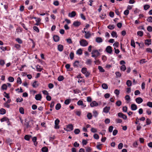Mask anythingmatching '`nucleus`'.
<instances>
[{
  "mask_svg": "<svg viewBox=\"0 0 152 152\" xmlns=\"http://www.w3.org/2000/svg\"><path fill=\"white\" fill-rule=\"evenodd\" d=\"M82 73L85 75L86 77H88L90 75L89 72L87 71V69L85 67H83L81 70Z\"/></svg>",
  "mask_w": 152,
  "mask_h": 152,
  "instance_id": "obj_1",
  "label": "nucleus"
},
{
  "mask_svg": "<svg viewBox=\"0 0 152 152\" xmlns=\"http://www.w3.org/2000/svg\"><path fill=\"white\" fill-rule=\"evenodd\" d=\"M91 54H92V56L96 57L99 55L100 53L97 50H94L92 51Z\"/></svg>",
  "mask_w": 152,
  "mask_h": 152,
  "instance_id": "obj_2",
  "label": "nucleus"
},
{
  "mask_svg": "<svg viewBox=\"0 0 152 152\" xmlns=\"http://www.w3.org/2000/svg\"><path fill=\"white\" fill-rule=\"evenodd\" d=\"M80 45L83 47L86 46L88 44V43L87 41L86 40L84 39L81 40L80 41Z\"/></svg>",
  "mask_w": 152,
  "mask_h": 152,
  "instance_id": "obj_3",
  "label": "nucleus"
},
{
  "mask_svg": "<svg viewBox=\"0 0 152 152\" xmlns=\"http://www.w3.org/2000/svg\"><path fill=\"white\" fill-rule=\"evenodd\" d=\"M67 127L69 129L68 130H67V131H72L73 129V126L72 124H69L67 126Z\"/></svg>",
  "mask_w": 152,
  "mask_h": 152,
  "instance_id": "obj_4",
  "label": "nucleus"
},
{
  "mask_svg": "<svg viewBox=\"0 0 152 152\" xmlns=\"http://www.w3.org/2000/svg\"><path fill=\"white\" fill-rule=\"evenodd\" d=\"M106 50L107 53L111 54L112 52V47L110 46H108L107 47Z\"/></svg>",
  "mask_w": 152,
  "mask_h": 152,
  "instance_id": "obj_5",
  "label": "nucleus"
},
{
  "mask_svg": "<svg viewBox=\"0 0 152 152\" xmlns=\"http://www.w3.org/2000/svg\"><path fill=\"white\" fill-rule=\"evenodd\" d=\"M32 120L30 121H28V118L26 119H25V123L24 124L26 126V128H28L29 127H30V125H29V122L30 121H32Z\"/></svg>",
  "mask_w": 152,
  "mask_h": 152,
  "instance_id": "obj_6",
  "label": "nucleus"
},
{
  "mask_svg": "<svg viewBox=\"0 0 152 152\" xmlns=\"http://www.w3.org/2000/svg\"><path fill=\"white\" fill-rule=\"evenodd\" d=\"M136 102L138 104H140L143 101L141 97H137L135 99Z\"/></svg>",
  "mask_w": 152,
  "mask_h": 152,
  "instance_id": "obj_7",
  "label": "nucleus"
},
{
  "mask_svg": "<svg viewBox=\"0 0 152 152\" xmlns=\"http://www.w3.org/2000/svg\"><path fill=\"white\" fill-rule=\"evenodd\" d=\"M76 15V12L73 11L71 13H69L68 14V16L70 17H73Z\"/></svg>",
  "mask_w": 152,
  "mask_h": 152,
  "instance_id": "obj_8",
  "label": "nucleus"
},
{
  "mask_svg": "<svg viewBox=\"0 0 152 152\" xmlns=\"http://www.w3.org/2000/svg\"><path fill=\"white\" fill-rule=\"evenodd\" d=\"M42 98V96L40 94H37L35 95V99L37 100H40Z\"/></svg>",
  "mask_w": 152,
  "mask_h": 152,
  "instance_id": "obj_9",
  "label": "nucleus"
},
{
  "mask_svg": "<svg viewBox=\"0 0 152 152\" xmlns=\"http://www.w3.org/2000/svg\"><path fill=\"white\" fill-rule=\"evenodd\" d=\"M131 109L132 110H135L137 109V106L135 104H132L131 105Z\"/></svg>",
  "mask_w": 152,
  "mask_h": 152,
  "instance_id": "obj_10",
  "label": "nucleus"
},
{
  "mask_svg": "<svg viewBox=\"0 0 152 152\" xmlns=\"http://www.w3.org/2000/svg\"><path fill=\"white\" fill-rule=\"evenodd\" d=\"M91 36V34L89 32H87L86 31H85V37L86 39L89 38Z\"/></svg>",
  "mask_w": 152,
  "mask_h": 152,
  "instance_id": "obj_11",
  "label": "nucleus"
},
{
  "mask_svg": "<svg viewBox=\"0 0 152 152\" xmlns=\"http://www.w3.org/2000/svg\"><path fill=\"white\" fill-rule=\"evenodd\" d=\"M90 105L91 107L96 106L98 105V103L94 101L91 103Z\"/></svg>",
  "mask_w": 152,
  "mask_h": 152,
  "instance_id": "obj_12",
  "label": "nucleus"
},
{
  "mask_svg": "<svg viewBox=\"0 0 152 152\" xmlns=\"http://www.w3.org/2000/svg\"><path fill=\"white\" fill-rule=\"evenodd\" d=\"M96 41L97 43H101L103 41L102 39L100 37H96Z\"/></svg>",
  "mask_w": 152,
  "mask_h": 152,
  "instance_id": "obj_13",
  "label": "nucleus"
},
{
  "mask_svg": "<svg viewBox=\"0 0 152 152\" xmlns=\"http://www.w3.org/2000/svg\"><path fill=\"white\" fill-rule=\"evenodd\" d=\"M110 107H105L103 109V112L106 113H107L109 112L110 110Z\"/></svg>",
  "mask_w": 152,
  "mask_h": 152,
  "instance_id": "obj_14",
  "label": "nucleus"
},
{
  "mask_svg": "<svg viewBox=\"0 0 152 152\" xmlns=\"http://www.w3.org/2000/svg\"><path fill=\"white\" fill-rule=\"evenodd\" d=\"M53 39L55 42H57L59 41V37L57 35H55L53 37Z\"/></svg>",
  "mask_w": 152,
  "mask_h": 152,
  "instance_id": "obj_15",
  "label": "nucleus"
},
{
  "mask_svg": "<svg viewBox=\"0 0 152 152\" xmlns=\"http://www.w3.org/2000/svg\"><path fill=\"white\" fill-rule=\"evenodd\" d=\"M81 24V23L79 21L75 22L73 23V25L76 27H77L79 26Z\"/></svg>",
  "mask_w": 152,
  "mask_h": 152,
  "instance_id": "obj_16",
  "label": "nucleus"
},
{
  "mask_svg": "<svg viewBox=\"0 0 152 152\" xmlns=\"http://www.w3.org/2000/svg\"><path fill=\"white\" fill-rule=\"evenodd\" d=\"M58 49L60 51H62L63 49V46L62 45H58Z\"/></svg>",
  "mask_w": 152,
  "mask_h": 152,
  "instance_id": "obj_17",
  "label": "nucleus"
},
{
  "mask_svg": "<svg viewBox=\"0 0 152 152\" xmlns=\"http://www.w3.org/2000/svg\"><path fill=\"white\" fill-rule=\"evenodd\" d=\"M145 45H149L151 44V39H146L145 41Z\"/></svg>",
  "mask_w": 152,
  "mask_h": 152,
  "instance_id": "obj_18",
  "label": "nucleus"
},
{
  "mask_svg": "<svg viewBox=\"0 0 152 152\" xmlns=\"http://www.w3.org/2000/svg\"><path fill=\"white\" fill-rule=\"evenodd\" d=\"M132 81L130 80H128L127 81L126 84L128 87H130L132 86Z\"/></svg>",
  "mask_w": 152,
  "mask_h": 152,
  "instance_id": "obj_19",
  "label": "nucleus"
},
{
  "mask_svg": "<svg viewBox=\"0 0 152 152\" xmlns=\"http://www.w3.org/2000/svg\"><path fill=\"white\" fill-rule=\"evenodd\" d=\"M6 113V110L3 109L1 108L0 110V114L2 115H3Z\"/></svg>",
  "mask_w": 152,
  "mask_h": 152,
  "instance_id": "obj_20",
  "label": "nucleus"
},
{
  "mask_svg": "<svg viewBox=\"0 0 152 152\" xmlns=\"http://www.w3.org/2000/svg\"><path fill=\"white\" fill-rule=\"evenodd\" d=\"M74 66H80L79 64V62L78 61H76L74 63Z\"/></svg>",
  "mask_w": 152,
  "mask_h": 152,
  "instance_id": "obj_21",
  "label": "nucleus"
},
{
  "mask_svg": "<svg viewBox=\"0 0 152 152\" xmlns=\"http://www.w3.org/2000/svg\"><path fill=\"white\" fill-rule=\"evenodd\" d=\"M102 87L104 89H107L108 88V86L106 84L103 83L102 85Z\"/></svg>",
  "mask_w": 152,
  "mask_h": 152,
  "instance_id": "obj_22",
  "label": "nucleus"
},
{
  "mask_svg": "<svg viewBox=\"0 0 152 152\" xmlns=\"http://www.w3.org/2000/svg\"><path fill=\"white\" fill-rule=\"evenodd\" d=\"M111 34L112 36L113 37H115L116 38L118 36L116 33L114 31H113L111 33Z\"/></svg>",
  "mask_w": 152,
  "mask_h": 152,
  "instance_id": "obj_23",
  "label": "nucleus"
},
{
  "mask_svg": "<svg viewBox=\"0 0 152 152\" xmlns=\"http://www.w3.org/2000/svg\"><path fill=\"white\" fill-rule=\"evenodd\" d=\"M7 86L6 84H3L1 86V89L2 90H6L7 89Z\"/></svg>",
  "mask_w": 152,
  "mask_h": 152,
  "instance_id": "obj_24",
  "label": "nucleus"
},
{
  "mask_svg": "<svg viewBox=\"0 0 152 152\" xmlns=\"http://www.w3.org/2000/svg\"><path fill=\"white\" fill-rule=\"evenodd\" d=\"M61 107V105L60 103L57 104L56 106V110H59Z\"/></svg>",
  "mask_w": 152,
  "mask_h": 152,
  "instance_id": "obj_25",
  "label": "nucleus"
},
{
  "mask_svg": "<svg viewBox=\"0 0 152 152\" xmlns=\"http://www.w3.org/2000/svg\"><path fill=\"white\" fill-rule=\"evenodd\" d=\"M64 79L63 76L61 75L59 76L58 78V80L60 81H62Z\"/></svg>",
  "mask_w": 152,
  "mask_h": 152,
  "instance_id": "obj_26",
  "label": "nucleus"
},
{
  "mask_svg": "<svg viewBox=\"0 0 152 152\" xmlns=\"http://www.w3.org/2000/svg\"><path fill=\"white\" fill-rule=\"evenodd\" d=\"M107 28L110 29H113L114 28L115 26L113 25H110L107 26Z\"/></svg>",
  "mask_w": 152,
  "mask_h": 152,
  "instance_id": "obj_27",
  "label": "nucleus"
},
{
  "mask_svg": "<svg viewBox=\"0 0 152 152\" xmlns=\"http://www.w3.org/2000/svg\"><path fill=\"white\" fill-rule=\"evenodd\" d=\"M19 112L20 113L22 114H24V110L23 108L22 107H21L19 109Z\"/></svg>",
  "mask_w": 152,
  "mask_h": 152,
  "instance_id": "obj_28",
  "label": "nucleus"
},
{
  "mask_svg": "<svg viewBox=\"0 0 152 152\" xmlns=\"http://www.w3.org/2000/svg\"><path fill=\"white\" fill-rule=\"evenodd\" d=\"M41 150L43 152H47L48 151V148L46 147H44L42 148Z\"/></svg>",
  "mask_w": 152,
  "mask_h": 152,
  "instance_id": "obj_29",
  "label": "nucleus"
},
{
  "mask_svg": "<svg viewBox=\"0 0 152 152\" xmlns=\"http://www.w3.org/2000/svg\"><path fill=\"white\" fill-rule=\"evenodd\" d=\"M131 45L133 46V47L135 48V42L134 40L133 39L131 40Z\"/></svg>",
  "mask_w": 152,
  "mask_h": 152,
  "instance_id": "obj_30",
  "label": "nucleus"
},
{
  "mask_svg": "<svg viewBox=\"0 0 152 152\" xmlns=\"http://www.w3.org/2000/svg\"><path fill=\"white\" fill-rule=\"evenodd\" d=\"M77 53L80 55L82 53V50L81 49H79L77 51Z\"/></svg>",
  "mask_w": 152,
  "mask_h": 152,
  "instance_id": "obj_31",
  "label": "nucleus"
},
{
  "mask_svg": "<svg viewBox=\"0 0 152 152\" xmlns=\"http://www.w3.org/2000/svg\"><path fill=\"white\" fill-rule=\"evenodd\" d=\"M115 74L116 75V77L117 78L120 77L121 76V73L118 72H116Z\"/></svg>",
  "mask_w": 152,
  "mask_h": 152,
  "instance_id": "obj_32",
  "label": "nucleus"
},
{
  "mask_svg": "<svg viewBox=\"0 0 152 152\" xmlns=\"http://www.w3.org/2000/svg\"><path fill=\"white\" fill-rule=\"evenodd\" d=\"M147 20L149 22L152 23V16L148 17L147 18Z\"/></svg>",
  "mask_w": 152,
  "mask_h": 152,
  "instance_id": "obj_33",
  "label": "nucleus"
},
{
  "mask_svg": "<svg viewBox=\"0 0 152 152\" xmlns=\"http://www.w3.org/2000/svg\"><path fill=\"white\" fill-rule=\"evenodd\" d=\"M150 5L148 4H146L144 6V8L145 10H147L150 8Z\"/></svg>",
  "mask_w": 152,
  "mask_h": 152,
  "instance_id": "obj_34",
  "label": "nucleus"
},
{
  "mask_svg": "<svg viewBox=\"0 0 152 152\" xmlns=\"http://www.w3.org/2000/svg\"><path fill=\"white\" fill-rule=\"evenodd\" d=\"M14 78L12 77H10L8 78V80L11 82H12L14 81Z\"/></svg>",
  "mask_w": 152,
  "mask_h": 152,
  "instance_id": "obj_35",
  "label": "nucleus"
},
{
  "mask_svg": "<svg viewBox=\"0 0 152 152\" xmlns=\"http://www.w3.org/2000/svg\"><path fill=\"white\" fill-rule=\"evenodd\" d=\"M91 148L89 147H86V152H91Z\"/></svg>",
  "mask_w": 152,
  "mask_h": 152,
  "instance_id": "obj_36",
  "label": "nucleus"
},
{
  "mask_svg": "<svg viewBox=\"0 0 152 152\" xmlns=\"http://www.w3.org/2000/svg\"><path fill=\"white\" fill-rule=\"evenodd\" d=\"M137 34L140 36L142 37L143 35V32L142 31H139L137 32Z\"/></svg>",
  "mask_w": 152,
  "mask_h": 152,
  "instance_id": "obj_37",
  "label": "nucleus"
},
{
  "mask_svg": "<svg viewBox=\"0 0 152 152\" xmlns=\"http://www.w3.org/2000/svg\"><path fill=\"white\" fill-rule=\"evenodd\" d=\"M31 137V136H29L28 135H26L24 137V139L26 140H29L30 137Z\"/></svg>",
  "mask_w": 152,
  "mask_h": 152,
  "instance_id": "obj_38",
  "label": "nucleus"
},
{
  "mask_svg": "<svg viewBox=\"0 0 152 152\" xmlns=\"http://www.w3.org/2000/svg\"><path fill=\"white\" fill-rule=\"evenodd\" d=\"M87 117L89 119H91L92 117L91 114V113H88L87 115Z\"/></svg>",
  "mask_w": 152,
  "mask_h": 152,
  "instance_id": "obj_39",
  "label": "nucleus"
},
{
  "mask_svg": "<svg viewBox=\"0 0 152 152\" xmlns=\"http://www.w3.org/2000/svg\"><path fill=\"white\" fill-rule=\"evenodd\" d=\"M37 81H35L32 84V86L34 88H36L38 86V85L36 83Z\"/></svg>",
  "mask_w": 152,
  "mask_h": 152,
  "instance_id": "obj_40",
  "label": "nucleus"
},
{
  "mask_svg": "<svg viewBox=\"0 0 152 152\" xmlns=\"http://www.w3.org/2000/svg\"><path fill=\"white\" fill-rule=\"evenodd\" d=\"M80 130L79 129H76L74 130V133L75 134H78L80 132Z\"/></svg>",
  "mask_w": 152,
  "mask_h": 152,
  "instance_id": "obj_41",
  "label": "nucleus"
},
{
  "mask_svg": "<svg viewBox=\"0 0 152 152\" xmlns=\"http://www.w3.org/2000/svg\"><path fill=\"white\" fill-rule=\"evenodd\" d=\"M113 126H111L109 127L108 130L109 132H111L113 131Z\"/></svg>",
  "mask_w": 152,
  "mask_h": 152,
  "instance_id": "obj_42",
  "label": "nucleus"
},
{
  "mask_svg": "<svg viewBox=\"0 0 152 152\" xmlns=\"http://www.w3.org/2000/svg\"><path fill=\"white\" fill-rule=\"evenodd\" d=\"M146 123L147 125H149L151 123V121L149 118L146 119Z\"/></svg>",
  "mask_w": 152,
  "mask_h": 152,
  "instance_id": "obj_43",
  "label": "nucleus"
},
{
  "mask_svg": "<svg viewBox=\"0 0 152 152\" xmlns=\"http://www.w3.org/2000/svg\"><path fill=\"white\" fill-rule=\"evenodd\" d=\"M147 105L148 107H152V102H149L147 103Z\"/></svg>",
  "mask_w": 152,
  "mask_h": 152,
  "instance_id": "obj_44",
  "label": "nucleus"
},
{
  "mask_svg": "<svg viewBox=\"0 0 152 152\" xmlns=\"http://www.w3.org/2000/svg\"><path fill=\"white\" fill-rule=\"evenodd\" d=\"M121 102L120 101H118L116 103V104L118 106H121Z\"/></svg>",
  "mask_w": 152,
  "mask_h": 152,
  "instance_id": "obj_45",
  "label": "nucleus"
},
{
  "mask_svg": "<svg viewBox=\"0 0 152 152\" xmlns=\"http://www.w3.org/2000/svg\"><path fill=\"white\" fill-rule=\"evenodd\" d=\"M123 146V144L122 143H120L118 146V148L119 149H121L122 148Z\"/></svg>",
  "mask_w": 152,
  "mask_h": 152,
  "instance_id": "obj_46",
  "label": "nucleus"
},
{
  "mask_svg": "<svg viewBox=\"0 0 152 152\" xmlns=\"http://www.w3.org/2000/svg\"><path fill=\"white\" fill-rule=\"evenodd\" d=\"M33 28L34 30L35 31H37V32H39V30L38 28L36 26H34L33 27Z\"/></svg>",
  "mask_w": 152,
  "mask_h": 152,
  "instance_id": "obj_47",
  "label": "nucleus"
},
{
  "mask_svg": "<svg viewBox=\"0 0 152 152\" xmlns=\"http://www.w3.org/2000/svg\"><path fill=\"white\" fill-rule=\"evenodd\" d=\"M70 58L71 59H72L74 57V54L73 52H71L69 55Z\"/></svg>",
  "mask_w": 152,
  "mask_h": 152,
  "instance_id": "obj_48",
  "label": "nucleus"
},
{
  "mask_svg": "<svg viewBox=\"0 0 152 152\" xmlns=\"http://www.w3.org/2000/svg\"><path fill=\"white\" fill-rule=\"evenodd\" d=\"M17 83L19 84H21L22 83V81L21 78L20 77H18L17 78Z\"/></svg>",
  "mask_w": 152,
  "mask_h": 152,
  "instance_id": "obj_49",
  "label": "nucleus"
},
{
  "mask_svg": "<svg viewBox=\"0 0 152 152\" xmlns=\"http://www.w3.org/2000/svg\"><path fill=\"white\" fill-rule=\"evenodd\" d=\"M70 102V100L69 99H66L64 102V104L66 105L68 104Z\"/></svg>",
  "mask_w": 152,
  "mask_h": 152,
  "instance_id": "obj_50",
  "label": "nucleus"
},
{
  "mask_svg": "<svg viewBox=\"0 0 152 152\" xmlns=\"http://www.w3.org/2000/svg\"><path fill=\"white\" fill-rule=\"evenodd\" d=\"M147 30L148 31L151 32L152 31V27L150 26H148Z\"/></svg>",
  "mask_w": 152,
  "mask_h": 152,
  "instance_id": "obj_51",
  "label": "nucleus"
},
{
  "mask_svg": "<svg viewBox=\"0 0 152 152\" xmlns=\"http://www.w3.org/2000/svg\"><path fill=\"white\" fill-rule=\"evenodd\" d=\"M53 4L55 6H58L59 4V3L58 1H56L53 2Z\"/></svg>",
  "mask_w": 152,
  "mask_h": 152,
  "instance_id": "obj_52",
  "label": "nucleus"
},
{
  "mask_svg": "<svg viewBox=\"0 0 152 152\" xmlns=\"http://www.w3.org/2000/svg\"><path fill=\"white\" fill-rule=\"evenodd\" d=\"M140 94V92L138 90H137L134 92V94L135 95H137Z\"/></svg>",
  "mask_w": 152,
  "mask_h": 152,
  "instance_id": "obj_53",
  "label": "nucleus"
},
{
  "mask_svg": "<svg viewBox=\"0 0 152 152\" xmlns=\"http://www.w3.org/2000/svg\"><path fill=\"white\" fill-rule=\"evenodd\" d=\"M94 138L96 139H99V136L97 134H95L94 135Z\"/></svg>",
  "mask_w": 152,
  "mask_h": 152,
  "instance_id": "obj_54",
  "label": "nucleus"
},
{
  "mask_svg": "<svg viewBox=\"0 0 152 152\" xmlns=\"http://www.w3.org/2000/svg\"><path fill=\"white\" fill-rule=\"evenodd\" d=\"M23 99L22 98H18L16 99V102H21L22 101H23Z\"/></svg>",
  "mask_w": 152,
  "mask_h": 152,
  "instance_id": "obj_55",
  "label": "nucleus"
},
{
  "mask_svg": "<svg viewBox=\"0 0 152 152\" xmlns=\"http://www.w3.org/2000/svg\"><path fill=\"white\" fill-rule=\"evenodd\" d=\"M5 64V62L4 60H0V65L1 66H3Z\"/></svg>",
  "mask_w": 152,
  "mask_h": 152,
  "instance_id": "obj_56",
  "label": "nucleus"
},
{
  "mask_svg": "<svg viewBox=\"0 0 152 152\" xmlns=\"http://www.w3.org/2000/svg\"><path fill=\"white\" fill-rule=\"evenodd\" d=\"M67 42L69 44H71L72 43V41L70 38L67 39H66Z\"/></svg>",
  "mask_w": 152,
  "mask_h": 152,
  "instance_id": "obj_57",
  "label": "nucleus"
},
{
  "mask_svg": "<svg viewBox=\"0 0 152 152\" xmlns=\"http://www.w3.org/2000/svg\"><path fill=\"white\" fill-rule=\"evenodd\" d=\"M116 122L117 123H121L122 122V120L121 119L119 118L116 119Z\"/></svg>",
  "mask_w": 152,
  "mask_h": 152,
  "instance_id": "obj_58",
  "label": "nucleus"
},
{
  "mask_svg": "<svg viewBox=\"0 0 152 152\" xmlns=\"http://www.w3.org/2000/svg\"><path fill=\"white\" fill-rule=\"evenodd\" d=\"M91 131L92 132L95 133L97 132V130L94 128H92L91 129Z\"/></svg>",
  "mask_w": 152,
  "mask_h": 152,
  "instance_id": "obj_59",
  "label": "nucleus"
},
{
  "mask_svg": "<svg viewBox=\"0 0 152 152\" xmlns=\"http://www.w3.org/2000/svg\"><path fill=\"white\" fill-rule=\"evenodd\" d=\"M125 99L127 101H129L130 100V98L129 95H126L125 96Z\"/></svg>",
  "mask_w": 152,
  "mask_h": 152,
  "instance_id": "obj_60",
  "label": "nucleus"
},
{
  "mask_svg": "<svg viewBox=\"0 0 152 152\" xmlns=\"http://www.w3.org/2000/svg\"><path fill=\"white\" fill-rule=\"evenodd\" d=\"M127 107L126 106H124L123 107V110L125 112H126L127 111Z\"/></svg>",
  "mask_w": 152,
  "mask_h": 152,
  "instance_id": "obj_61",
  "label": "nucleus"
},
{
  "mask_svg": "<svg viewBox=\"0 0 152 152\" xmlns=\"http://www.w3.org/2000/svg\"><path fill=\"white\" fill-rule=\"evenodd\" d=\"M8 120V119L6 117H4L1 118V122H4L5 121H7Z\"/></svg>",
  "mask_w": 152,
  "mask_h": 152,
  "instance_id": "obj_62",
  "label": "nucleus"
},
{
  "mask_svg": "<svg viewBox=\"0 0 152 152\" xmlns=\"http://www.w3.org/2000/svg\"><path fill=\"white\" fill-rule=\"evenodd\" d=\"M129 12V10H127L124 11V14L126 15H128Z\"/></svg>",
  "mask_w": 152,
  "mask_h": 152,
  "instance_id": "obj_63",
  "label": "nucleus"
},
{
  "mask_svg": "<svg viewBox=\"0 0 152 152\" xmlns=\"http://www.w3.org/2000/svg\"><path fill=\"white\" fill-rule=\"evenodd\" d=\"M16 41L19 43L21 44L22 43V40L19 38H18L16 39Z\"/></svg>",
  "mask_w": 152,
  "mask_h": 152,
  "instance_id": "obj_64",
  "label": "nucleus"
}]
</instances>
